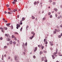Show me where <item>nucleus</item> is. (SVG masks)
Wrapping results in <instances>:
<instances>
[{"label": "nucleus", "mask_w": 62, "mask_h": 62, "mask_svg": "<svg viewBox=\"0 0 62 62\" xmlns=\"http://www.w3.org/2000/svg\"><path fill=\"white\" fill-rule=\"evenodd\" d=\"M15 59L16 60V61H18V58L17 57V56H15Z\"/></svg>", "instance_id": "f257e3e1"}, {"label": "nucleus", "mask_w": 62, "mask_h": 62, "mask_svg": "<svg viewBox=\"0 0 62 62\" xmlns=\"http://www.w3.org/2000/svg\"><path fill=\"white\" fill-rule=\"evenodd\" d=\"M37 49H38V47H35V49L34 50V52H35L37 50Z\"/></svg>", "instance_id": "f03ea898"}, {"label": "nucleus", "mask_w": 62, "mask_h": 62, "mask_svg": "<svg viewBox=\"0 0 62 62\" xmlns=\"http://www.w3.org/2000/svg\"><path fill=\"white\" fill-rule=\"evenodd\" d=\"M53 42H51V41L49 42V43L50 44H51V46H53Z\"/></svg>", "instance_id": "7ed1b4c3"}, {"label": "nucleus", "mask_w": 62, "mask_h": 62, "mask_svg": "<svg viewBox=\"0 0 62 62\" xmlns=\"http://www.w3.org/2000/svg\"><path fill=\"white\" fill-rule=\"evenodd\" d=\"M0 29H1V31L2 32H4V28H0Z\"/></svg>", "instance_id": "20e7f679"}, {"label": "nucleus", "mask_w": 62, "mask_h": 62, "mask_svg": "<svg viewBox=\"0 0 62 62\" xmlns=\"http://www.w3.org/2000/svg\"><path fill=\"white\" fill-rule=\"evenodd\" d=\"M16 26L17 27H20V25H19L18 24H17Z\"/></svg>", "instance_id": "39448f33"}, {"label": "nucleus", "mask_w": 62, "mask_h": 62, "mask_svg": "<svg viewBox=\"0 0 62 62\" xmlns=\"http://www.w3.org/2000/svg\"><path fill=\"white\" fill-rule=\"evenodd\" d=\"M60 18H62V16H58V17L57 18L58 19H59Z\"/></svg>", "instance_id": "423d86ee"}, {"label": "nucleus", "mask_w": 62, "mask_h": 62, "mask_svg": "<svg viewBox=\"0 0 62 62\" xmlns=\"http://www.w3.org/2000/svg\"><path fill=\"white\" fill-rule=\"evenodd\" d=\"M32 19H35V17H34V16H32Z\"/></svg>", "instance_id": "0eeeda50"}, {"label": "nucleus", "mask_w": 62, "mask_h": 62, "mask_svg": "<svg viewBox=\"0 0 62 62\" xmlns=\"http://www.w3.org/2000/svg\"><path fill=\"white\" fill-rule=\"evenodd\" d=\"M5 35L6 37H8L9 36V34H5Z\"/></svg>", "instance_id": "6e6552de"}, {"label": "nucleus", "mask_w": 62, "mask_h": 62, "mask_svg": "<svg viewBox=\"0 0 62 62\" xmlns=\"http://www.w3.org/2000/svg\"><path fill=\"white\" fill-rule=\"evenodd\" d=\"M10 23H8V24H6V25L7 26H9V25H10Z\"/></svg>", "instance_id": "1a4fd4ad"}, {"label": "nucleus", "mask_w": 62, "mask_h": 62, "mask_svg": "<svg viewBox=\"0 0 62 62\" xmlns=\"http://www.w3.org/2000/svg\"><path fill=\"white\" fill-rule=\"evenodd\" d=\"M44 60V58L43 57H42V61H43Z\"/></svg>", "instance_id": "9d476101"}, {"label": "nucleus", "mask_w": 62, "mask_h": 62, "mask_svg": "<svg viewBox=\"0 0 62 62\" xmlns=\"http://www.w3.org/2000/svg\"><path fill=\"white\" fill-rule=\"evenodd\" d=\"M54 10H55V11H57V9L56 8H55L54 9Z\"/></svg>", "instance_id": "9b49d317"}, {"label": "nucleus", "mask_w": 62, "mask_h": 62, "mask_svg": "<svg viewBox=\"0 0 62 62\" xmlns=\"http://www.w3.org/2000/svg\"><path fill=\"white\" fill-rule=\"evenodd\" d=\"M52 57H53V59H54L55 58V57L53 55H52Z\"/></svg>", "instance_id": "f8f14e48"}, {"label": "nucleus", "mask_w": 62, "mask_h": 62, "mask_svg": "<svg viewBox=\"0 0 62 62\" xmlns=\"http://www.w3.org/2000/svg\"><path fill=\"white\" fill-rule=\"evenodd\" d=\"M12 41H11L10 42V44H12Z\"/></svg>", "instance_id": "ddd939ff"}, {"label": "nucleus", "mask_w": 62, "mask_h": 62, "mask_svg": "<svg viewBox=\"0 0 62 62\" xmlns=\"http://www.w3.org/2000/svg\"><path fill=\"white\" fill-rule=\"evenodd\" d=\"M13 12H15L16 11H17L16 9H14L13 10Z\"/></svg>", "instance_id": "4468645a"}, {"label": "nucleus", "mask_w": 62, "mask_h": 62, "mask_svg": "<svg viewBox=\"0 0 62 62\" xmlns=\"http://www.w3.org/2000/svg\"><path fill=\"white\" fill-rule=\"evenodd\" d=\"M57 54V52H54L53 53V54H54V55H55V54Z\"/></svg>", "instance_id": "2eb2a0df"}, {"label": "nucleus", "mask_w": 62, "mask_h": 62, "mask_svg": "<svg viewBox=\"0 0 62 62\" xmlns=\"http://www.w3.org/2000/svg\"><path fill=\"white\" fill-rule=\"evenodd\" d=\"M13 43L14 45H15V44H16V42L15 41L13 42Z\"/></svg>", "instance_id": "dca6fc26"}, {"label": "nucleus", "mask_w": 62, "mask_h": 62, "mask_svg": "<svg viewBox=\"0 0 62 62\" xmlns=\"http://www.w3.org/2000/svg\"><path fill=\"white\" fill-rule=\"evenodd\" d=\"M24 20H25V18H24V17H23L22 18V19L23 21H24Z\"/></svg>", "instance_id": "f3484780"}, {"label": "nucleus", "mask_w": 62, "mask_h": 62, "mask_svg": "<svg viewBox=\"0 0 62 62\" xmlns=\"http://www.w3.org/2000/svg\"><path fill=\"white\" fill-rule=\"evenodd\" d=\"M10 39L8 38L7 39V41H10Z\"/></svg>", "instance_id": "a211bd4d"}, {"label": "nucleus", "mask_w": 62, "mask_h": 62, "mask_svg": "<svg viewBox=\"0 0 62 62\" xmlns=\"http://www.w3.org/2000/svg\"><path fill=\"white\" fill-rule=\"evenodd\" d=\"M49 2H50V3H51V2H52V0H49Z\"/></svg>", "instance_id": "6ab92c4d"}, {"label": "nucleus", "mask_w": 62, "mask_h": 62, "mask_svg": "<svg viewBox=\"0 0 62 62\" xmlns=\"http://www.w3.org/2000/svg\"><path fill=\"white\" fill-rule=\"evenodd\" d=\"M46 39H44V42H45L46 41Z\"/></svg>", "instance_id": "aec40b11"}, {"label": "nucleus", "mask_w": 62, "mask_h": 62, "mask_svg": "<svg viewBox=\"0 0 62 62\" xmlns=\"http://www.w3.org/2000/svg\"><path fill=\"white\" fill-rule=\"evenodd\" d=\"M4 28L5 30H7L8 29L7 27H4Z\"/></svg>", "instance_id": "412c9836"}, {"label": "nucleus", "mask_w": 62, "mask_h": 62, "mask_svg": "<svg viewBox=\"0 0 62 62\" xmlns=\"http://www.w3.org/2000/svg\"><path fill=\"white\" fill-rule=\"evenodd\" d=\"M37 21H38V19H37V17H36L35 19V21L37 22Z\"/></svg>", "instance_id": "4be33fe9"}, {"label": "nucleus", "mask_w": 62, "mask_h": 62, "mask_svg": "<svg viewBox=\"0 0 62 62\" xmlns=\"http://www.w3.org/2000/svg\"><path fill=\"white\" fill-rule=\"evenodd\" d=\"M45 44H48V42H47V41H46V42H45Z\"/></svg>", "instance_id": "5701e85b"}, {"label": "nucleus", "mask_w": 62, "mask_h": 62, "mask_svg": "<svg viewBox=\"0 0 62 62\" xmlns=\"http://www.w3.org/2000/svg\"><path fill=\"white\" fill-rule=\"evenodd\" d=\"M52 4L53 5H55V2H53Z\"/></svg>", "instance_id": "b1692460"}, {"label": "nucleus", "mask_w": 62, "mask_h": 62, "mask_svg": "<svg viewBox=\"0 0 62 62\" xmlns=\"http://www.w3.org/2000/svg\"><path fill=\"white\" fill-rule=\"evenodd\" d=\"M45 19H46L44 17L43 18V21H44V20H45Z\"/></svg>", "instance_id": "393cba45"}, {"label": "nucleus", "mask_w": 62, "mask_h": 62, "mask_svg": "<svg viewBox=\"0 0 62 62\" xmlns=\"http://www.w3.org/2000/svg\"><path fill=\"white\" fill-rule=\"evenodd\" d=\"M14 39L15 40H16H16H17V39H16V37H15Z\"/></svg>", "instance_id": "a878e982"}, {"label": "nucleus", "mask_w": 62, "mask_h": 62, "mask_svg": "<svg viewBox=\"0 0 62 62\" xmlns=\"http://www.w3.org/2000/svg\"><path fill=\"white\" fill-rule=\"evenodd\" d=\"M36 1H35L34 3V5H35L36 4Z\"/></svg>", "instance_id": "bb28decb"}, {"label": "nucleus", "mask_w": 62, "mask_h": 62, "mask_svg": "<svg viewBox=\"0 0 62 62\" xmlns=\"http://www.w3.org/2000/svg\"><path fill=\"white\" fill-rule=\"evenodd\" d=\"M54 34H56V31H54Z\"/></svg>", "instance_id": "cd10ccee"}, {"label": "nucleus", "mask_w": 62, "mask_h": 62, "mask_svg": "<svg viewBox=\"0 0 62 62\" xmlns=\"http://www.w3.org/2000/svg\"><path fill=\"white\" fill-rule=\"evenodd\" d=\"M22 46L23 47H24L25 46V44H23L22 45Z\"/></svg>", "instance_id": "c85d7f7f"}, {"label": "nucleus", "mask_w": 62, "mask_h": 62, "mask_svg": "<svg viewBox=\"0 0 62 62\" xmlns=\"http://www.w3.org/2000/svg\"><path fill=\"white\" fill-rule=\"evenodd\" d=\"M29 38L31 39H32V38L31 37H29Z\"/></svg>", "instance_id": "c756f323"}, {"label": "nucleus", "mask_w": 62, "mask_h": 62, "mask_svg": "<svg viewBox=\"0 0 62 62\" xmlns=\"http://www.w3.org/2000/svg\"><path fill=\"white\" fill-rule=\"evenodd\" d=\"M50 17L51 18H52L53 17V16H52V15H51L50 16Z\"/></svg>", "instance_id": "7c9ffc66"}, {"label": "nucleus", "mask_w": 62, "mask_h": 62, "mask_svg": "<svg viewBox=\"0 0 62 62\" xmlns=\"http://www.w3.org/2000/svg\"><path fill=\"white\" fill-rule=\"evenodd\" d=\"M15 34H18V33L16 32H15Z\"/></svg>", "instance_id": "2f4dec72"}, {"label": "nucleus", "mask_w": 62, "mask_h": 62, "mask_svg": "<svg viewBox=\"0 0 62 62\" xmlns=\"http://www.w3.org/2000/svg\"><path fill=\"white\" fill-rule=\"evenodd\" d=\"M22 29H23V28L21 27V28L20 30V31H22Z\"/></svg>", "instance_id": "473e14b6"}, {"label": "nucleus", "mask_w": 62, "mask_h": 62, "mask_svg": "<svg viewBox=\"0 0 62 62\" xmlns=\"http://www.w3.org/2000/svg\"><path fill=\"white\" fill-rule=\"evenodd\" d=\"M39 1H37L36 3V4H39Z\"/></svg>", "instance_id": "72a5a7b5"}, {"label": "nucleus", "mask_w": 62, "mask_h": 62, "mask_svg": "<svg viewBox=\"0 0 62 62\" xmlns=\"http://www.w3.org/2000/svg\"><path fill=\"white\" fill-rule=\"evenodd\" d=\"M48 15H51V13L49 12L48 14Z\"/></svg>", "instance_id": "f704fd0d"}, {"label": "nucleus", "mask_w": 62, "mask_h": 62, "mask_svg": "<svg viewBox=\"0 0 62 62\" xmlns=\"http://www.w3.org/2000/svg\"><path fill=\"white\" fill-rule=\"evenodd\" d=\"M7 46H5L4 47V49H6V48H7Z\"/></svg>", "instance_id": "c9c22d12"}, {"label": "nucleus", "mask_w": 62, "mask_h": 62, "mask_svg": "<svg viewBox=\"0 0 62 62\" xmlns=\"http://www.w3.org/2000/svg\"><path fill=\"white\" fill-rule=\"evenodd\" d=\"M42 49H43L44 48V46H43L41 47Z\"/></svg>", "instance_id": "e433bc0d"}, {"label": "nucleus", "mask_w": 62, "mask_h": 62, "mask_svg": "<svg viewBox=\"0 0 62 62\" xmlns=\"http://www.w3.org/2000/svg\"><path fill=\"white\" fill-rule=\"evenodd\" d=\"M28 27H29V26L28 25L26 27V29H27Z\"/></svg>", "instance_id": "4c0bfd02"}, {"label": "nucleus", "mask_w": 62, "mask_h": 62, "mask_svg": "<svg viewBox=\"0 0 62 62\" xmlns=\"http://www.w3.org/2000/svg\"><path fill=\"white\" fill-rule=\"evenodd\" d=\"M45 62H47V60H46V59H45Z\"/></svg>", "instance_id": "58836bf2"}, {"label": "nucleus", "mask_w": 62, "mask_h": 62, "mask_svg": "<svg viewBox=\"0 0 62 62\" xmlns=\"http://www.w3.org/2000/svg\"><path fill=\"white\" fill-rule=\"evenodd\" d=\"M33 57L34 58H36V56L35 55L33 56Z\"/></svg>", "instance_id": "ea45409f"}, {"label": "nucleus", "mask_w": 62, "mask_h": 62, "mask_svg": "<svg viewBox=\"0 0 62 62\" xmlns=\"http://www.w3.org/2000/svg\"><path fill=\"white\" fill-rule=\"evenodd\" d=\"M12 3L13 4H15V1H13L12 2Z\"/></svg>", "instance_id": "a19ab883"}, {"label": "nucleus", "mask_w": 62, "mask_h": 62, "mask_svg": "<svg viewBox=\"0 0 62 62\" xmlns=\"http://www.w3.org/2000/svg\"><path fill=\"white\" fill-rule=\"evenodd\" d=\"M22 24H23V23L22 22L20 23V25H22Z\"/></svg>", "instance_id": "79ce46f5"}, {"label": "nucleus", "mask_w": 62, "mask_h": 62, "mask_svg": "<svg viewBox=\"0 0 62 62\" xmlns=\"http://www.w3.org/2000/svg\"><path fill=\"white\" fill-rule=\"evenodd\" d=\"M60 31V30L59 29L57 31V32H59Z\"/></svg>", "instance_id": "37998d69"}, {"label": "nucleus", "mask_w": 62, "mask_h": 62, "mask_svg": "<svg viewBox=\"0 0 62 62\" xmlns=\"http://www.w3.org/2000/svg\"><path fill=\"white\" fill-rule=\"evenodd\" d=\"M7 6V7H9V5L8 4L6 5Z\"/></svg>", "instance_id": "c03bdc74"}, {"label": "nucleus", "mask_w": 62, "mask_h": 62, "mask_svg": "<svg viewBox=\"0 0 62 62\" xmlns=\"http://www.w3.org/2000/svg\"><path fill=\"white\" fill-rule=\"evenodd\" d=\"M40 54H42V52L41 51L40 52Z\"/></svg>", "instance_id": "a18cd8bd"}, {"label": "nucleus", "mask_w": 62, "mask_h": 62, "mask_svg": "<svg viewBox=\"0 0 62 62\" xmlns=\"http://www.w3.org/2000/svg\"><path fill=\"white\" fill-rule=\"evenodd\" d=\"M8 14H11V13L9 12H8Z\"/></svg>", "instance_id": "49530a36"}, {"label": "nucleus", "mask_w": 62, "mask_h": 62, "mask_svg": "<svg viewBox=\"0 0 62 62\" xmlns=\"http://www.w3.org/2000/svg\"><path fill=\"white\" fill-rule=\"evenodd\" d=\"M27 42H26L25 44V46H27Z\"/></svg>", "instance_id": "de8ad7c7"}, {"label": "nucleus", "mask_w": 62, "mask_h": 62, "mask_svg": "<svg viewBox=\"0 0 62 62\" xmlns=\"http://www.w3.org/2000/svg\"><path fill=\"white\" fill-rule=\"evenodd\" d=\"M12 38H14V35H12Z\"/></svg>", "instance_id": "09e8293b"}, {"label": "nucleus", "mask_w": 62, "mask_h": 62, "mask_svg": "<svg viewBox=\"0 0 62 62\" xmlns=\"http://www.w3.org/2000/svg\"><path fill=\"white\" fill-rule=\"evenodd\" d=\"M0 40H2L3 39V38L2 37H0Z\"/></svg>", "instance_id": "8fccbe9b"}, {"label": "nucleus", "mask_w": 62, "mask_h": 62, "mask_svg": "<svg viewBox=\"0 0 62 62\" xmlns=\"http://www.w3.org/2000/svg\"><path fill=\"white\" fill-rule=\"evenodd\" d=\"M58 51V49H56V53H57V52Z\"/></svg>", "instance_id": "3c124183"}, {"label": "nucleus", "mask_w": 62, "mask_h": 62, "mask_svg": "<svg viewBox=\"0 0 62 62\" xmlns=\"http://www.w3.org/2000/svg\"><path fill=\"white\" fill-rule=\"evenodd\" d=\"M8 9L9 10H11V9H10V8H8Z\"/></svg>", "instance_id": "603ef678"}, {"label": "nucleus", "mask_w": 62, "mask_h": 62, "mask_svg": "<svg viewBox=\"0 0 62 62\" xmlns=\"http://www.w3.org/2000/svg\"><path fill=\"white\" fill-rule=\"evenodd\" d=\"M11 27L12 29H13V26L11 25Z\"/></svg>", "instance_id": "864d4df0"}, {"label": "nucleus", "mask_w": 62, "mask_h": 62, "mask_svg": "<svg viewBox=\"0 0 62 62\" xmlns=\"http://www.w3.org/2000/svg\"><path fill=\"white\" fill-rule=\"evenodd\" d=\"M23 54H24V55H25V52H23Z\"/></svg>", "instance_id": "5fc2aeb1"}, {"label": "nucleus", "mask_w": 62, "mask_h": 62, "mask_svg": "<svg viewBox=\"0 0 62 62\" xmlns=\"http://www.w3.org/2000/svg\"><path fill=\"white\" fill-rule=\"evenodd\" d=\"M19 16H20L18 15L17 16V18H19Z\"/></svg>", "instance_id": "6e6d98bb"}, {"label": "nucleus", "mask_w": 62, "mask_h": 62, "mask_svg": "<svg viewBox=\"0 0 62 62\" xmlns=\"http://www.w3.org/2000/svg\"><path fill=\"white\" fill-rule=\"evenodd\" d=\"M4 13H5V14H6V13H7V12H6V11H5L4 12Z\"/></svg>", "instance_id": "4d7b16f0"}, {"label": "nucleus", "mask_w": 62, "mask_h": 62, "mask_svg": "<svg viewBox=\"0 0 62 62\" xmlns=\"http://www.w3.org/2000/svg\"><path fill=\"white\" fill-rule=\"evenodd\" d=\"M33 33H34V32H33V31H32L31 32V34H33Z\"/></svg>", "instance_id": "13d9d810"}, {"label": "nucleus", "mask_w": 62, "mask_h": 62, "mask_svg": "<svg viewBox=\"0 0 62 62\" xmlns=\"http://www.w3.org/2000/svg\"><path fill=\"white\" fill-rule=\"evenodd\" d=\"M55 15V16H56V17H57V14H56Z\"/></svg>", "instance_id": "bf43d9fd"}, {"label": "nucleus", "mask_w": 62, "mask_h": 62, "mask_svg": "<svg viewBox=\"0 0 62 62\" xmlns=\"http://www.w3.org/2000/svg\"><path fill=\"white\" fill-rule=\"evenodd\" d=\"M35 33H34L33 34V36H35Z\"/></svg>", "instance_id": "052dcab7"}, {"label": "nucleus", "mask_w": 62, "mask_h": 62, "mask_svg": "<svg viewBox=\"0 0 62 62\" xmlns=\"http://www.w3.org/2000/svg\"><path fill=\"white\" fill-rule=\"evenodd\" d=\"M59 38H61V35H59L58 37Z\"/></svg>", "instance_id": "680f3d73"}, {"label": "nucleus", "mask_w": 62, "mask_h": 62, "mask_svg": "<svg viewBox=\"0 0 62 62\" xmlns=\"http://www.w3.org/2000/svg\"><path fill=\"white\" fill-rule=\"evenodd\" d=\"M7 45H9V43H7Z\"/></svg>", "instance_id": "e2e57ef3"}, {"label": "nucleus", "mask_w": 62, "mask_h": 62, "mask_svg": "<svg viewBox=\"0 0 62 62\" xmlns=\"http://www.w3.org/2000/svg\"><path fill=\"white\" fill-rule=\"evenodd\" d=\"M38 47H40V45H38Z\"/></svg>", "instance_id": "0e129e2a"}, {"label": "nucleus", "mask_w": 62, "mask_h": 62, "mask_svg": "<svg viewBox=\"0 0 62 62\" xmlns=\"http://www.w3.org/2000/svg\"><path fill=\"white\" fill-rule=\"evenodd\" d=\"M32 38H34V36H33H33H32V37H31Z\"/></svg>", "instance_id": "69168bd1"}, {"label": "nucleus", "mask_w": 62, "mask_h": 62, "mask_svg": "<svg viewBox=\"0 0 62 62\" xmlns=\"http://www.w3.org/2000/svg\"><path fill=\"white\" fill-rule=\"evenodd\" d=\"M55 31H57V29H55Z\"/></svg>", "instance_id": "338daca9"}, {"label": "nucleus", "mask_w": 62, "mask_h": 62, "mask_svg": "<svg viewBox=\"0 0 62 62\" xmlns=\"http://www.w3.org/2000/svg\"><path fill=\"white\" fill-rule=\"evenodd\" d=\"M60 26L61 27H62V24H61V25H60Z\"/></svg>", "instance_id": "774afa93"}]
</instances>
